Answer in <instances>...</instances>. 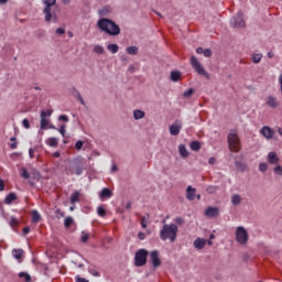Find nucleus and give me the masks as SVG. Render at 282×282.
I'll return each mask as SVG.
<instances>
[{"label":"nucleus","instance_id":"nucleus-1","mask_svg":"<svg viewBox=\"0 0 282 282\" xmlns=\"http://www.w3.org/2000/svg\"><path fill=\"white\" fill-rule=\"evenodd\" d=\"M178 227L175 224H165L160 230V239L175 243L177 241Z\"/></svg>","mask_w":282,"mask_h":282},{"label":"nucleus","instance_id":"nucleus-2","mask_svg":"<svg viewBox=\"0 0 282 282\" xmlns=\"http://www.w3.org/2000/svg\"><path fill=\"white\" fill-rule=\"evenodd\" d=\"M97 25L101 32H105L109 36H118L120 34V26L107 18L98 20Z\"/></svg>","mask_w":282,"mask_h":282},{"label":"nucleus","instance_id":"nucleus-3","mask_svg":"<svg viewBox=\"0 0 282 282\" xmlns=\"http://www.w3.org/2000/svg\"><path fill=\"white\" fill-rule=\"evenodd\" d=\"M85 171V159L83 156L75 158L66 167L67 175H83Z\"/></svg>","mask_w":282,"mask_h":282},{"label":"nucleus","instance_id":"nucleus-4","mask_svg":"<svg viewBox=\"0 0 282 282\" xmlns=\"http://www.w3.org/2000/svg\"><path fill=\"white\" fill-rule=\"evenodd\" d=\"M45 8L43 10L44 14H45V21L47 23H50V21H54V23H56V21H58V17L56 14L52 15V7L56 6V0H42Z\"/></svg>","mask_w":282,"mask_h":282},{"label":"nucleus","instance_id":"nucleus-5","mask_svg":"<svg viewBox=\"0 0 282 282\" xmlns=\"http://www.w3.org/2000/svg\"><path fill=\"white\" fill-rule=\"evenodd\" d=\"M227 140L230 151H234V153H239L241 149V141L239 140V134L231 132L228 134Z\"/></svg>","mask_w":282,"mask_h":282},{"label":"nucleus","instance_id":"nucleus-6","mask_svg":"<svg viewBox=\"0 0 282 282\" xmlns=\"http://www.w3.org/2000/svg\"><path fill=\"white\" fill-rule=\"evenodd\" d=\"M149 257V251L147 249H139L134 254V265L137 268H142L147 265V259Z\"/></svg>","mask_w":282,"mask_h":282},{"label":"nucleus","instance_id":"nucleus-7","mask_svg":"<svg viewBox=\"0 0 282 282\" xmlns=\"http://www.w3.org/2000/svg\"><path fill=\"white\" fill-rule=\"evenodd\" d=\"M189 63L193 67V69L198 73L199 76H205V78H208V73L206 72V68H204V66L202 65V62L197 59V57H195V55H193L189 58Z\"/></svg>","mask_w":282,"mask_h":282},{"label":"nucleus","instance_id":"nucleus-8","mask_svg":"<svg viewBox=\"0 0 282 282\" xmlns=\"http://www.w3.org/2000/svg\"><path fill=\"white\" fill-rule=\"evenodd\" d=\"M250 236L248 235V230H246L242 226L237 227L236 229V241L240 243V246H246Z\"/></svg>","mask_w":282,"mask_h":282},{"label":"nucleus","instance_id":"nucleus-9","mask_svg":"<svg viewBox=\"0 0 282 282\" xmlns=\"http://www.w3.org/2000/svg\"><path fill=\"white\" fill-rule=\"evenodd\" d=\"M232 28H246V21L243 20V12L239 11L230 21Z\"/></svg>","mask_w":282,"mask_h":282},{"label":"nucleus","instance_id":"nucleus-10","mask_svg":"<svg viewBox=\"0 0 282 282\" xmlns=\"http://www.w3.org/2000/svg\"><path fill=\"white\" fill-rule=\"evenodd\" d=\"M150 261H151L153 268H160V265H162V260L160 259V251L159 250L151 251Z\"/></svg>","mask_w":282,"mask_h":282},{"label":"nucleus","instance_id":"nucleus-11","mask_svg":"<svg viewBox=\"0 0 282 282\" xmlns=\"http://www.w3.org/2000/svg\"><path fill=\"white\" fill-rule=\"evenodd\" d=\"M265 105L271 109H276L279 107V99L272 95H269L265 99Z\"/></svg>","mask_w":282,"mask_h":282},{"label":"nucleus","instance_id":"nucleus-12","mask_svg":"<svg viewBox=\"0 0 282 282\" xmlns=\"http://www.w3.org/2000/svg\"><path fill=\"white\" fill-rule=\"evenodd\" d=\"M274 130L268 126H264L261 129V134L263 135V138H265V140H272V138H274Z\"/></svg>","mask_w":282,"mask_h":282},{"label":"nucleus","instance_id":"nucleus-13","mask_svg":"<svg viewBox=\"0 0 282 282\" xmlns=\"http://www.w3.org/2000/svg\"><path fill=\"white\" fill-rule=\"evenodd\" d=\"M180 131H182V122L175 121L170 126L171 135H180Z\"/></svg>","mask_w":282,"mask_h":282},{"label":"nucleus","instance_id":"nucleus-14","mask_svg":"<svg viewBox=\"0 0 282 282\" xmlns=\"http://www.w3.org/2000/svg\"><path fill=\"white\" fill-rule=\"evenodd\" d=\"M206 243H208V240L204 238H196L194 241V248H196V250H203V248H206Z\"/></svg>","mask_w":282,"mask_h":282},{"label":"nucleus","instance_id":"nucleus-15","mask_svg":"<svg viewBox=\"0 0 282 282\" xmlns=\"http://www.w3.org/2000/svg\"><path fill=\"white\" fill-rule=\"evenodd\" d=\"M205 215H206V217H217V215H219V208H217V207H208L205 210Z\"/></svg>","mask_w":282,"mask_h":282},{"label":"nucleus","instance_id":"nucleus-16","mask_svg":"<svg viewBox=\"0 0 282 282\" xmlns=\"http://www.w3.org/2000/svg\"><path fill=\"white\" fill-rule=\"evenodd\" d=\"M195 193H196V189L193 186H187L186 199H188L189 202H193V199H195Z\"/></svg>","mask_w":282,"mask_h":282},{"label":"nucleus","instance_id":"nucleus-17","mask_svg":"<svg viewBox=\"0 0 282 282\" xmlns=\"http://www.w3.org/2000/svg\"><path fill=\"white\" fill-rule=\"evenodd\" d=\"M269 164H279V156L276 152H269L268 154Z\"/></svg>","mask_w":282,"mask_h":282},{"label":"nucleus","instance_id":"nucleus-18","mask_svg":"<svg viewBox=\"0 0 282 282\" xmlns=\"http://www.w3.org/2000/svg\"><path fill=\"white\" fill-rule=\"evenodd\" d=\"M144 116H147V112H144V110L135 109L133 111L134 120H142V118H144Z\"/></svg>","mask_w":282,"mask_h":282},{"label":"nucleus","instance_id":"nucleus-19","mask_svg":"<svg viewBox=\"0 0 282 282\" xmlns=\"http://www.w3.org/2000/svg\"><path fill=\"white\" fill-rule=\"evenodd\" d=\"M263 58V54H261V53H253L252 55H251V61H252V63H254L256 65L257 64H259V63H261V59Z\"/></svg>","mask_w":282,"mask_h":282},{"label":"nucleus","instance_id":"nucleus-20","mask_svg":"<svg viewBox=\"0 0 282 282\" xmlns=\"http://www.w3.org/2000/svg\"><path fill=\"white\" fill-rule=\"evenodd\" d=\"M112 193L111 189L109 188H104L99 195L100 199H109V197H111Z\"/></svg>","mask_w":282,"mask_h":282},{"label":"nucleus","instance_id":"nucleus-21","mask_svg":"<svg viewBox=\"0 0 282 282\" xmlns=\"http://www.w3.org/2000/svg\"><path fill=\"white\" fill-rule=\"evenodd\" d=\"M111 14V7L107 6L99 10V17H109Z\"/></svg>","mask_w":282,"mask_h":282},{"label":"nucleus","instance_id":"nucleus-22","mask_svg":"<svg viewBox=\"0 0 282 282\" xmlns=\"http://www.w3.org/2000/svg\"><path fill=\"white\" fill-rule=\"evenodd\" d=\"M231 204H232L234 206H239V204H241V195H239V194H234V195L231 196Z\"/></svg>","mask_w":282,"mask_h":282},{"label":"nucleus","instance_id":"nucleus-23","mask_svg":"<svg viewBox=\"0 0 282 282\" xmlns=\"http://www.w3.org/2000/svg\"><path fill=\"white\" fill-rule=\"evenodd\" d=\"M182 78V73L177 72V70H173L171 73V80L173 83H177V80H180Z\"/></svg>","mask_w":282,"mask_h":282},{"label":"nucleus","instance_id":"nucleus-24","mask_svg":"<svg viewBox=\"0 0 282 282\" xmlns=\"http://www.w3.org/2000/svg\"><path fill=\"white\" fill-rule=\"evenodd\" d=\"M77 202H80V192L76 191L70 196V204H76Z\"/></svg>","mask_w":282,"mask_h":282},{"label":"nucleus","instance_id":"nucleus-25","mask_svg":"<svg viewBox=\"0 0 282 282\" xmlns=\"http://www.w3.org/2000/svg\"><path fill=\"white\" fill-rule=\"evenodd\" d=\"M107 50L108 52H111V54H118V50H120V47L118 44H108Z\"/></svg>","mask_w":282,"mask_h":282},{"label":"nucleus","instance_id":"nucleus-26","mask_svg":"<svg viewBox=\"0 0 282 282\" xmlns=\"http://www.w3.org/2000/svg\"><path fill=\"white\" fill-rule=\"evenodd\" d=\"M20 177H23V180H30V172H28V169H20Z\"/></svg>","mask_w":282,"mask_h":282},{"label":"nucleus","instance_id":"nucleus-27","mask_svg":"<svg viewBox=\"0 0 282 282\" xmlns=\"http://www.w3.org/2000/svg\"><path fill=\"white\" fill-rule=\"evenodd\" d=\"M48 124L47 118L45 117V112H41V129H46Z\"/></svg>","mask_w":282,"mask_h":282},{"label":"nucleus","instance_id":"nucleus-28","mask_svg":"<svg viewBox=\"0 0 282 282\" xmlns=\"http://www.w3.org/2000/svg\"><path fill=\"white\" fill-rule=\"evenodd\" d=\"M46 144H48V147L56 148V147H58V139L48 138L47 141H46Z\"/></svg>","mask_w":282,"mask_h":282},{"label":"nucleus","instance_id":"nucleus-29","mask_svg":"<svg viewBox=\"0 0 282 282\" xmlns=\"http://www.w3.org/2000/svg\"><path fill=\"white\" fill-rule=\"evenodd\" d=\"M32 221L33 224H39V221H41V214H39V212H32Z\"/></svg>","mask_w":282,"mask_h":282},{"label":"nucleus","instance_id":"nucleus-30","mask_svg":"<svg viewBox=\"0 0 282 282\" xmlns=\"http://www.w3.org/2000/svg\"><path fill=\"white\" fill-rule=\"evenodd\" d=\"M12 256L14 259H21V257H23V249H13Z\"/></svg>","mask_w":282,"mask_h":282},{"label":"nucleus","instance_id":"nucleus-31","mask_svg":"<svg viewBox=\"0 0 282 282\" xmlns=\"http://www.w3.org/2000/svg\"><path fill=\"white\" fill-rule=\"evenodd\" d=\"M14 199H17V194L10 193L9 195H7L4 202L6 204H12Z\"/></svg>","mask_w":282,"mask_h":282},{"label":"nucleus","instance_id":"nucleus-32","mask_svg":"<svg viewBox=\"0 0 282 282\" xmlns=\"http://www.w3.org/2000/svg\"><path fill=\"white\" fill-rule=\"evenodd\" d=\"M178 151L182 158H188V151L186 150V145L181 144L178 147Z\"/></svg>","mask_w":282,"mask_h":282},{"label":"nucleus","instance_id":"nucleus-33","mask_svg":"<svg viewBox=\"0 0 282 282\" xmlns=\"http://www.w3.org/2000/svg\"><path fill=\"white\" fill-rule=\"evenodd\" d=\"M94 52H95V54L102 55V54H105V47L102 45L97 44L94 46Z\"/></svg>","mask_w":282,"mask_h":282},{"label":"nucleus","instance_id":"nucleus-34","mask_svg":"<svg viewBox=\"0 0 282 282\" xmlns=\"http://www.w3.org/2000/svg\"><path fill=\"white\" fill-rule=\"evenodd\" d=\"M126 52L131 56H135V54H138V48L137 46H129L126 48Z\"/></svg>","mask_w":282,"mask_h":282},{"label":"nucleus","instance_id":"nucleus-35","mask_svg":"<svg viewBox=\"0 0 282 282\" xmlns=\"http://www.w3.org/2000/svg\"><path fill=\"white\" fill-rule=\"evenodd\" d=\"M191 149L192 151H199V149H202V143H199L198 141H193L191 143Z\"/></svg>","mask_w":282,"mask_h":282},{"label":"nucleus","instance_id":"nucleus-36","mask_svg":"<svg viewBox=\"0 0 282 282\" xmlns=\"http://www.w3.org/2000/svg\"><path fill=\"white\" fill-rule=\"evenodd\" d=\"M20 279H24L25 282H32V276L28 274L26 272H20L19 273Z\"/></svg>","mask_w":282,"mask_h":282},{"label":"nucleus","instance_id":"nucleus-37","mask_svg":"<svg viewBox=\"0 0 282 282\" xmlns=\"http://www.w3.org/2000/svg\"><path fill=\"white\" fill-rule=\"evenodd\" d=\"M74 96L75 98H77V100H79L80 105L85 107V100L83 99V95H80V91L75 90Z\"/></svg>","mask_w":282,"mask_h":282},{"label":"nucleus","instance_id":"nucleus-38","mask_svg":"<svg viewBox=\"0 0 282 282\" xmlns=\"http://www.w3.org/2000/svg\"><path fill=\"white\" fill-rule=\"evenodd\" d=\"M72 224H74V218H72V217H66L65 220H64V226H65V228H70V227H72Z\"/></svg>","mask_w":282,"mask_h":282},{"label":"nucleus","instance_id":"nucleus-39","mask_svg":"<svg viewBox=\"0 0 282 282\" xmlns=\"http://www.w3.org/2000/svg\"><path fill=\"white\" fill-rule=\"evenodd\" d=\"M97 214L99 215V217H106L107 210L105 209L104 206H99V207L97 208Z\"/></svg>","mask_w":282,"mask_h":282},{"label":"nucleus","instance_id":"nucleus-40","mask_svg":"<svg viewBox=\"0 0 282 282\" xmlns=\"http://www.w3.org/2000/svg\"><path fill=\"white\" fill-rule=\"evenodd\" d=\"M193 94H195V89L189 88L183 93V98H191V96H193Z\"/></svg>","mask_w":282,"mask_h":282},{"label":"nucleus","instance_id":"nucleus-41","mask_svg":"<svg viewBox=\"0 0 282 282\" xmlns=\"http://www.w3.org/2000/svg\"><path fill=\"white\" fill-rule=\"evenodd\" d=\"M31 175H32L33 180H40L41 178V174L39 173V171H36V169L31 170Z\"/></svg>","mask_w":282,"mask_h":282},{"label":"nucleus","instance_id":"nucleus-42","mask_svg":"<svg viewBox=\"0 0 282 282\" xmlns=\"http://www.w3.org/2000/svg\"><path fill=\"white\" fill-rule=\"evenodd\" d=\"M206 191H207V193H209L210 195H213V193H217L218 187L215 186V185H209V186H207Z\"/></svg>","mask_w":282,"mask_h":282},{"label":"nucleus","instance_id":"nucleus-43","mask_svg":"<svg viewBox=\"0 0 282 282\" xmlns=\"http://www.w3.org/2000/svg\"><path fill=\"white\" fill-rule=\"evenodd\" d=\"M10 141L13 142L10 144V149L14 150L19 147V143L17 142V137L10 138Z\"/></svg>","mask_w":282,"mask_h":282},{"label":"nucleus","instance_id":"nucleus-44","mask_svg":"<svg viewBox=\"0 0 282 282\" xmlns=\"http://www.w3.org/2000/svg\"><path fill=\"white\" fill-rule=\"evenodd\" d=\"M19 224H20V221L17 219V217H11V218H10V226H11L12 228L19 226Z\"/></svg>","mask_w":282,"mask_h":282},{"label":"nucleus","instance_id":"nucleus-45","mask_svg":"<svg viewBox=\"0 0 282 282\" xmlns=\"http://www.w3.org/2000/svg\"><path fill=\"white\" fill-rule=\"evenodd\" d=\"M89 274H91L93 276H100V272H98V270H96V268H89L88 269Z\"/></svg>","mask_w":282,"mask_h":282},{"label":"nucleus","instance_id":"nucleus-46","mask_svg":"<svg viewBox=\"0 0 282 282\" xmlns=\"http://www.w3.org/2000/svg\"><path fill=\"white\" fill-rule=\"evenodd\" d=\"M259 171H261V173H265V171H268V163H260Z\"/></svg>","mask_w":282,"mask_h":282},{"label":"nucleus","instance_id":"nucleus-47","mask_svg":"<svg viewBox=\"0 0 282 282\" xmlns=\"http://www.w3.org/2000/svg\"><path fill=\"white\" fill-rule=\"evenodd\" d=\"M203 54L206 58H210L213 56V51H210L209 48H206L203 51Z\"/></svg>","mask_w":282,"mask_h":282},{"label":"nucleus","instance_id":"nucleus-48","mask_svg":"<svg viewBox=\"0 0 282 282\" xmlns=\"http://www.w3.org/2000/svg\"><path fill=\"white\" fill-rule=\"evenodd\" d=\"M275 175H279L281 176L282 175V166L281 165H276L274 169H273Z\"/></svg>","mask_w":282,"mask_h":282},{"label":"nucleus","instance_id":"nucleus-49","mask_svg":"<svg viewBox=\"0 0 282 282\" xmlns=\"http://www.w3.org/2000/svg\"><path fill=\"white\" fill-rule=\"evenodd\" d=\"M82 241L83 243H87V241H89V234L83 231Z\"/></svg>","mask_w":282,"mask_h":282},{"label":"nucleus","instance_id":"nucleus-50","mask_svg":"<svg viewBox=\"0 0 282 282\" xmlns=\"http://www.w3.org/2000/svg\"><path fill=\"white\" fill-rule=\"evenodd\" d=\"M83 144H84V142L83 141H77L76 143H75V149L77 150V151H80V149H83Z\"/></svg>","mask_w":282,"mask_h":282},{"label":"nucleus","instance_id":"nucleus-51","mask_svg":"<svg viewBox=\"0 0 282 282\" xmlns=\"http://www.w3.org/2000/svg\"><path fill=\"white\" fill-rule=\"evenodd\" d=\"M58 120H62L63 122H69V117H67V115H61Z\"/></svg>","mask_w":282,"mask_h":282},{"label":"nucleus","instance_id":"nucleus-52","mask_svg":"<svg viewBox=\"0 0 282 282\" xmlns=\"http://www.w3.org/2000/svg\"><path fill=\"white\" fill-rule=\"evenodd\" d=\"M67 128V126L62 124L58 129L59 133L63 135V138H65V129Z\"/></svg>","mask_w":282,"mask_h":282},{"label":"nucleus","instance_id":"nucleus-53","mask_svg":"<svg viewBox=\"0 0 282 282\" xmlns=\"http://www.w3.org/2000/svg\"><path fill=\"white\" fill-rule=\"evenodd\" d=\"M75 281L76 282H89V280L82 278L80 275H76Z\"/></svg>","mask_w":282,"mask_h":282},{"label":"nucleus","instance_id":"nucleus-54","mask_svg":"<svg viewBox=\"0 0 282 282\" xmlns=\"http://www.w3.org/2000/svg\"><path fill=\"white\" fill-rule=\"evenodd\" d=\"M54 111L53 110H43L41 113H44V118H50Z\"/></svg>","mask_w":282,"mask_h":282},{"label":"nucleus","instance_id":"nucleus-55","mask_svg":"<svg viewBox=\"0 0 282 282\" xmlns=\"http://www.w3.org/2000/svg\"><path fill=\"white\" fill-rule=\"evenodd\" d=\"M22 124L24 129H30V121L28 119H23Z\"/></svg>","mask_w":282,"mask_h":282},{"label":"nucleus","instance_id":"nucleus-56","mask_svg":"<svg viewBox=\"0 0 282 282\" xmlns=\"http://www.w3.org/2000/svg\"><path fill=\"white\" fill-rule=\"evenodd\" d=\"M148 219H149V218H147V217H142V218H141V226H142V228H147V221H148Z\"/></svg>","mask_w":282,"mask_h":282},{"label":"nucleus","instance_id":"nucleus-57","mask_svg":"<svg viewBox=\"0 0 282 282\" xmlns=\"http://www.w3.org/2000/svg\"><path fill=\"white\" fill-rule=\"evenodd\" d=\"M175 224H178V226H182L184 224V218H175L174 219Z\"/></svg>","mask_w":282,"mask_h":282},{"label":"nucleus","instance_id":"nucleus-58","mask_svg":"<svg viewBox=\"0 0 282 282\" xmlns=\"http://www.w3.org/2000/svg\"><path fill=\"white\" fill-rule=\"evenodd\" d=\"M138 238L141 240V241H144V239L147 238V235L144 232H139L138 234Z\"/></svg>","mask_w":282,"mask_h":282},{"label":"nucleus","instance_id":"nucleus-59","mask_svg":"<svg viewBox=\"0 0 282 282\" xmlns=\"http://www.w3.org/2000/svg\"><path fill=\"white\" fill-rule=\"evenodd\" d=\"M56 34H59V35L65 34V29L64 28H58L56 30Z\"/></svg>","mask_w":282,"mask_h":282},{"label":"nucleus","instance_id":"nucleus-60","mask_svg":"<svg viewBox=\"0 0 282 282\" xmlns=\"http://www.w3.org/2000/svg\"><path fill=\"white\" fill-rule=\"evenodd\" d=\"M29 155H30L31 160H34V149L31 148L29 150Z\"/></svg>","mask_w":282,"mask_h":282},{"label":"nucleus","instance_id":"nucleus-61","mask_svg":"<svg viewBox=\"0 0 282 282\" xmlns=\"http://www.w3.org/2000/svg\"><path fill=\"white\" fill-rule=\"evenodd\" d=\"M6 188V183L3 180H0V191H3Z\"/></svg>","mask_w":282,"mask_h":282},{"label":"nucleus","instance_id":"nucleus-62","mask_svg":"<svg viewBox=\"0 0 282 282\" xmlns=\"http://www.w3.org/2000/svg\"><path fill=\"white\" fill-rule=\"evenodd\" d=\"M196 54H204V48L203 47H197L196 48Z\"/></svg>","mask_w":282,"mask_h":282},{"label":"nucleus","instance_id":"nucleus-63","mask_svg":"<svg viewBox=\"0 0 282 282\" xmlns=\"http://www.w3.org/2000/svg\"><path fill=\"white\" fill-rule=\"evenodd\" d=\"M23 234L24 235H30V227H24L23 228Z\"/></svg>","mask_w":282,"mask_h":282},{"label":"nucleus","instance_id":"nucleus-64","mask_svg":"<svg viewBox=\"0 0 282 282\" xmlns=\"http://www.w3.org/2000/svg\"><path fill=\"white\" fill-rule=\"evenodd\" d=\"M208 162H209V164H215V162H217V161L215 160V158H209Z\"/></svg>","mask_w":282,"mask_h":282}]
</instances>
